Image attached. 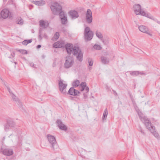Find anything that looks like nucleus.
<instances>
[{"label": "nucleus", "mask_w": 160, "mask_h": 160, "mask_svg": "<svg viewBox=\"0 0 160 160\" xmlns=\"http://www.w3.org/2000/svg\"><path fill=\"white\" fill-rule=\"evenodd\" d=\"M65 48L69 54L72 53L74 55H77V59L80 62H82L83 58V53L78 47L75 46L73 47L72 44H67L65 45Z\"/></svg>", "instance_id": "f257e3e1"}, {"label": "nucleus", "mask_w": 160, "mask_h": 160, "mask_svg": "<svg viewBox=\"0 0 160 160\" xmlns=\"http://www.w3.org/2000/svg\"><path fill=\"white\" fill-rule=\"evenodd\" d=\"M51 8L54 14L56 15L59 14L60 18L67 17L66 15L64 13V12L61 11L62 7L58 3H55L53 5L51 6Z\"/></svg>", "instance_id": "f03ea898"}, {"label": "nucleus", "mask_w": 160, "mask_h": 160, "mask_svg": "<svg viewBox=\"0 0 160 160\" xmlns=\"http://www.w3.org/2000/svg\"><path fill=\"white\" fill-rule=\"evenodd\" d=\"M84 38L85 40L86 41L91 40L93 36V33L90 30L88 27H86L84 30Z\"/></svg>", "instance_id": "7ed1b4c3"}, {"label": "nucleus", "mask_w": 160, "mask_h": 160, "mask_svg": "<svg viewBox=\"0 0 160 160\" xmlns=\"http://www.w3.org/2000/svg\"><path fill=\"white\" fill-rule=\"evenodd\" d=\"M138 115L139 116V118L141 121L144 122L147 128L150 131V129H154L155 127L151 125V122L150 121L148 118L145 116H143L142 114L138 113Z\"/></svg>", "instance_id": "20e7f679"}, {"label": "nucleus", "mask_w": 160, "mask_h": 160, "mask_svg": "<svg viewBox=\"0 0 160 160\" xmlns=\"http://www.w3.org/2000/svg\"><path fill=\"white\" fill-rule=\"evenodd\" d=\"M133 8L135 13L136 15H141L143 16H147L148 14L146 13L144 11L142 10L140 5L138 4L134 5Z\"/></svg>", "instance_id": "39448f33"}, {"label": "nucleus", "mask_w": 160, "mask_h": 160, "mask_svg": "<svg viewBox=\"0 0 160 160\" xmlns=\"http://www.w3.org/2000/svg\"><path fill=\"white\" fill-rule=\"evenodd\" d=\"M74 63L73 58L70 56L66 57L64 67L66 68H68L71 67Z\"/></svg>", "instance_id": "423d86ee"}, {"label": "nucleus", "mask_w": 160, "mask_h": 160, "mask_svg": "<svg viewBox=\"0 0 160 160\" xmlns=\"http://www.w3.org/2000/svg\"><path fill=\"white\" fill-rule=\"evenodd\" d=\"M48 140L51 145V148L53 150H55V147L57 146V142L55 138L49 134L47 135Z\"/></svg>", "instance_id": "0eeeda50"}, {"label": "nucleus", "mask_w": 160, "mask_h": 160, "mask_svg": "<svg viewBox=\"0 0 160 160\" xmlns=\"http://www.w3.org/2000/svg\"><path fill=\"white\" fill-rule=\"evenodd\" d=\"M8 17H11L10 12L6 9H2L0 13V18L6 19Z\"/></svg>", "instance_id": "6e6552de"}, {"label": "nucleus", "mask_w": 160, "mask_h": 160, "mask_svg": "<svg viewBox=\"0 0 160 160\" xmlns=\"http://www.w3.org/2000/svg\"><path fill=\"white\" fill-rule=\"evenodd\" d=\"M59 85L60 91L63 94H65L66 92V91L65 89L67 86V84L63 83V81L60 80H59Z\"/></svg>", "instance_id": "1a4fd4ad"}, {"label": "nucleus", "mask_w": 160, "mask_h": 160, "mask_svg": "<svg viewBox=\"0 0 160 160\" xmlns=\"http://www.w3.org/2000/svg\"><path fill=\"white\" fill-rule=\"evenodd\" d=\"M86 20L88 23L89 24L91 23L92 22V13L91 10L89 9H88L87 11Z\"/></svg>", "instance_id": "9d476101"}, {"label": "nucleus", "mask_w": 160, "mask_h": 160, "mask_svg": "<svg viewBox=\"0 0 160 160\" xmlns=\"http://www.w3.org/2000/svg\"><path fill=\"white\" fill-rule=\"evenodd\" d=\"M68 93L73 96L78 95L80 92L78 90L75 89L73 88H70L68 91Z\"/></svg>", "instance_id": "9b49d317"}, {"label": "nucleus", "mask_w": 160, "mask_h": 160, "mask_svg": "<svg viewBox=\"0 0 160 160\" xmlns=\"http://www.w3.org/2000/svg\"><path fill=\"white\" fill-rule=\"evenodd\" d=\"M65 42L63 41H60L55 42L53 44V47L55 48L62 47L65 45Z\"/></svg>", "instance_id": "f8f14e48"}, {"label": "nucleus", "mask_w": 160, "mask_h": 160, "mask_svg": "<svg viewBox=\"0 0 160 160\" xmlns=\"http://www.w3.org/2000/svg\"><path fill=\"white\" fill-rule=\"evenodd\" d=\"M138 28L140 31L144 33H147L151 36H152L151 34L148 32V28L145 26L143 25L140 26L138 27Z\"/></svg>", "instance_id": "ddd939ff"}, {"label": "nucleus", "mask_w": 160, "mask_h": 160, "mask_svg": "<svg viewBox=\"0 0 160 160\" xmlns=\"http://www.w3.org/2000/svg\"><path fill=\"white\" fill-rule=\"evenodd\" d=\"M69 13L72 18L75 19L78 17V14L77 11L75 10H71L69 11Z\"/></svg>", "instance_id": "4468645a"}, {"label": "nucleus", "mask_w": 160, "mask_h": 160, "mask_svg": "<svg viewBox=\"0 0 160 160\" xmlns=\"http://www.w3.org/2000/svg\"><path fill=\"white\" fill-rule=\"evenodd\" d=\"M57 123L60 129L63 130H67V127L62 123L60 120H58L57 121Z\"/></svg>", "instance_id": "2eb2a0df"}, {"label": "nucleus", "mask_w": 160, "mask_h": 160, "mask_svg": "<svg viewBox=\"0 0 160 160\" xmlns=\"http://www.w3.org/2000/svg\"><path fill=\"white\" fill-rule=\"evenodd\" d=\"M3 153L7 156H10L12 154L13 152L12 149L9 148H5L2 151Z\"/></svg>", "instance_id": "dca6fc26"}, {"label": "nucleus", "mask_w": 160, "mask_h": 160, "mask_svg": "<svg viewBox=\"0 0 160 160\" xmlns=\"http://www.w3.org/2000/svg\"><path fill=\"white\" fill-rule=\"evenodd\" d=\"M40 26L43 28H47L48 25V23L47 21H44L41 20L39 21Z\"/></svg>", "instance_id": "f3484780"}, {"label": "nucleus", "mask_w": 160, "mask_h": 160, "mask_svg": "<svg viewBox=\"0 0 160 160\" xmlns=\"http://www.w3.org/2000/svg\"><path fill=\"white\" fill-rule=\"evenodd\" d=\"M32 2L38 6H42L44 5L45 3V1L44 0H40V1H32Z\"/></svg>", "instance_id": "a211bd4d"}, {"label": "nucleus", "mask_w": 160, "mask_h": 160, "mask_svg": "<svg viewBox=\"0 0 160 160\" xmlns=\"http://www.w3.org/2000/svg\"><path fill=\"white\" fill-rule=\"evenodd\" d=\"M130 74L132 76L135 77L139 74L141 75H142L145 74V73L142 71L139 72L138 71H133L131 72H130Z\"/></svg>", "instance_id": "6ab92c4d"}, {"label": "nucleus", "mask_w": 160, "mask_h": 160, "mask_svg": "<svg viewBox=\"0 0 160 160\" xmlns=\"http://www.w3.org/2000/svg\"><path fill=\"white\" fill-rule=\"evenodd\" d=\"M102 62L103 64H108L109 62V59L107 58L104 57H102L101 58Z\"/></svg>", "instance_id": "aec40b11"}, {"label": "nucleus", "mask_w": 160, "mask_h": 160, "mask_svg": "<svg viewBox=\"0 0 160 160\" xmlns=\"http://www.w3.org/2000/svg\"><path fill=\"white\" fill-rule=\"evenodd\" d=\"M12 100L13 101H15L16 102H17V104H20L21 102L19 100L18 98L16 96H15L14 94L13 93H12L11 95Z\"/></svg>", "instance_id": "412c9836"}, {"label": "nucleus", "mask_w": 160, "mask_h": 160, "mask_svg": "<svg viewBox=\"0 0 160 160\" xmlns=\"http://www.w3.org/2000/svg\"><path fill=\"white\" fill-rule=\"evenodd\" d=\"M59 34L58 32H56L54 36L52 38V40L53 41H56L57 39L59 38Z\"/></svg>", "instance_id": "4be33fe9"}, {"label": "nucleus", "mask_w": 160, "mask_h": 160, "mask_svg": "<svg viewBox=\"0 0 160 160\" xmlns=\"http://www.w3.org/2000/svg\"><path fill=\"white\" fill-rule=\"evenodd\" d=\"M151 132L152 133V134L154 136L157 138H158L159 137V135L156 132L155 130V128L153 129H150Z\"/></svg>", "instance_id": "5701e85b"}, {"label": "nucleus", "mask_w": 160, "mask_h": 160, "mask_svg": "<svg viewBox=\"0 0 160 160\" xmlns=\"http://www.w3.org/2000/svg\"><path fill=\"white\" fill-rule=\"evenodd\" d=\"M80 87L81 88V91L84 90L85 88L86 87V83L85 82H82L80 85Z\"/></svg>", "instance_id": "b1692460"}, {"label": "nucleus", "mask_w": 160, "mask_h": 160, "mask_svg": "<svg viewBox=\"0 0 160 160\" xmlns=\"http://www.w3.org/2000/svg\"><path fill=\"white\" fill-rule=\"evenodd\" d=\"M96 36L100 39H102L103 38V36L101 32L98 31H96Z\"/></svg>", "instance_id": "393cba45"}, {"label": "nucleus", "mask_w": 160, "mask_h": 160, "mask_svg": "<svg viewBox=\"0 0 160 160\" xmlns=\"http://www.w3.org/2000/svg\"><path fill=\"white\" fill-rule=\"evenodd\" d=\"M108 114V111L107 110V109L106 108L103 112V117H102V120H106L107 115Z\"/></svg>", "instance_id": "a878e982"}, {"label": "nucleus", "mask_w": 160, "mask_h": 160, "mask_svg": "<svg viewBox=\"0 0 160 160\" xmlns=\"http://www.w3.org/2000/svg\"><path fill=\"white\" fill-rule=\"evenodd\" d=\"M80 84V82L78 80H77L74 81L72 83V85L74 87L78 86Z\"/></svg>", "instance_id": "bb28decb"}, {"label": "nucleus", "mask_w": 160, "mask_h": 160, "mask_svg": "<svg viewBox=\"0 0 160 160\" xmlns=\"http://www.w3.org/2000/svg\"><path fill=\"white\" fill-rule=\"evenodd\" d=\"M32 40L30 39L29 40H24L22 42V43L24 45H26L28 44L31 42H32Z\"/></svg>", "instance_id": "cd10ccee"}, {"label": "nucleus", "mask_w": 160, "mask_h": 160, "mask_svg": "<svg viewBox=\"0 0 160 160\" xmlns=\"http://www.w3.org/2000/svg\"><path fill=\"white\" fill-rule=\"evenodd\" d=\"M61 19V22L62 24H65L67 22V17Z\"/></svg>", "instance_id": "c85d7f7f"}, {"label": "nucleus", "mask_w": 160, "mask_h": 160, "mask_svg": "<svg viewBox=\"0 0 160 160\" xmlns=\"http://www.w3.org/2000/svg\"><path fill=\"white\" fill-rule=\"evenodd\" d=\"M93 48L96 50H100L102 49V47L99 45L95 44L93 46Z\"/></svg>", "instance_id": "c756f323"}, {"label": "nucleus", "mask_w": 160, "mask_h": 160, "mask_svg": "<svg viewBox=\"0 0 160 160\" xmlns=\"http://www.w3.org/2000/svg\"><path fill=\"white\" fill-rule=\"evenodd\" d=\"M18 51L22 54H27V51L25 50H19Z\"/></svg>", "instance_id": "7c9ffc66"}, {"label": "nucleus", "mask_w": 160, "mask_h": 160, "mask_svg": "<svg viewBox=\"0 0 160 160\" xmlns=\"http://www.w3.org/2000/svg\"><path fill=\"white\" fill-rule=\"evenodd\" d=\"M18 24L20 25H22L23 24V21L21 18H20L19 20H18Z\"/></svg>", "instance_id": "2f4dec72"}, {"label": "nucleus", "mask_w": 160, "mask_h": 160, "mask_svg": "<svg viewBox=\"0 0 160 160\" xmlns=\"http://www.w3.org/2000/svg\"><path fill=\"white\" fill-rule=\"evenodd\" d=\"M8 125L10 127H13L15 125V123L13 122H11L9 123Z\"/></svg>", "instance_id": "473e14b6"}, {"label": "nucleus", "mask_w": 160, "mask_h": 160, "mask_svg": "<svg viewBox=\"0 0 160 160\" xmlns=\"http://www.w3.org/2000/svg\"><path fill=\"white\" fill-rule=\"evenodd\" d=\"M42 35V29L41 28H40L39 30V37L40 38V39H42V37H41Z\"/></svg>", "instance_id": "72a5a7b5"}, {"label": "nucleus", "mask_w": 160, "mask_h": 160, "mask_svg": "<svg viewBox=\"0 0 160 160\" xmlns=\"http://www.w3.org/2000/svg\"><path fill=\"white\" fill-rule=\"evenodd\" d=\"M89 88L88 87H86V88H85L84 89L83 91H84V93H87L88 91H89Z\"/></svg>", "instance_id": "f704fd0d"}, {"label": "nucleus", "mask_w": 160, "mask_h": 160, "mask_svg": "<svg viewBox=\"0 0 160 160\" xmlns=\"http://www.w3.org/2000/svg\"><path fill=\"white\" fill-rule=\"evenodd\" d=\"M93 64V61L92 60L89 61V65L90 66H92Z\"/></svg>", "instance_id": "c9c22d12"}, {"label": "nucleus", "mask_w": 160, "mask_h": 160, "mask_svg": "<svg viewBox=\"0 0 160 160\" xmlns=\"http://www.w3.org/2000/svg\"><path fill=\"white\" fill-rule=\"evenodd\" d=\"M10 127L9 126L8 124L6 125L5 126V130L6 131L8 130L9 129V127Z\"/></svg>", "instance_id": "e433bc0d"}, {"label": "nucleus", "mask_w": 160, "mask_h": 160, "mask_svg": "<svg viewBox=\"0 0 160 160\" xmlns=\"http://www.w3.org/2000/svg\"><path fill=\"white\" fill-rule=\"evenodd\" d=\"M83 98L84 99H86L87 98L88 96H87V94L84 93L83 94Z\"/></svg>", "instance_id": "4c0bfd02"}, {"label": "nucleus", "mask_w": 160, "mask_h": 160, "mask_svg": "<svg viewBox=\"0 0 160 160\" xmlns=\"http://www.w3.org/2000/svg\"><path fill=\"white\" fill-rule=\"evenodd\" d=\"M43 38L47 39L48 38V36L46 33H44L43 35Z\"/></svg>", "instance_id": "58836bf2"}, {"label": "nucleus", "mask_w": 160, "mask_h": 160, "mask_svg": "<svg viewBox=\"0 0 160 160\" xmlns=\"http://www.w3.org/2000/svg\"><path fill=\"white\" fill-rule=\"evenodd\" d=\"M7 89H8V91H9V92L11 93V94H12V92H11V90L10 89V88H9V87H7Z\"/></svg>", "instance_id": "ea45409f"}, {"label": "nucleus", "mask_w": 160, "mask_h": 160, "mask_svg": "<svg viewBox=\"0 0 160 160\" xmlns=\"http://www.w3.org/2000/svg\"><path fill=\"white\" fill-rule=\"evenodd\" d=\"M30 66H31L32 67H33L34 68L35 67L33 63H31L30 64Z\"/></svg>", "instance_id": "a19ab883"}, {"label": "nucleus", "mask_w": 160, "mask_h": 160, "mask_svg": "<svg viewBox=\"0 0 160 160\" xmlns=\"http://www.w3.org/2000/svg\"><path fill=\"white\" fill-rule=\"evenodd\" d=\"M11 55L12 57H13L14 56L15 53H11Z\"/></svg>", "instance_id": "79ce46f5"}, {"label": "nucleus", "mask_w": 160, "mask_h": 160, "mask_svg": "<svg viewBox=\"0 0 160 160\" xmlns=\"http://www.w3.org/2000/svg\"><path fill=\"white\" fill-rule=\"evenodd\" d=\"M141 132L143 134L145 135V133H144V132L143 131H142V130H141Z\"/></svg>", "instance_id": "37998d69"}, {"label": "nucleus", "mask_w": 160, "mask_h": 160, "mask_svg": "<svg viewBox=\"0 0 160 160\" xmlns=\"http://www.w3.org/2000/svg\"><path fill=\"white\" fill-rule=\"evenodd\" d=\"M41 45H38L37 46V48H41Z\"/></svg>", "instance_id": "c03bdc74"}, {"label": "nucleus", "mask_w": 160, "mask_h": 160, "mask_svg": "<svg viewBox=\"0 0 160 160\" xmlns=\"http://www.w3.org/2000/svg\"><path fill=\"white\" fill-rule=\"evenodd\" d=\"M113 91L114 92L115 94L117 96V94L116 92V91L114 90H113Z\"/></svg>", "instance_id": "a18cd8bd"}, {"label": "nucleus", "mask_w": 160, "mask_h": 160, "mask_svg": "<svg viewBox=\"0 0 160 160\" xmlns=\"http://www.w3.org/2000/svg\"><path fill=\"white\" fill-rule=\"evenodd\" d=\"M3 1H7V0H3Z\"/></svg>", "instance_id": "49530a36"}, {"label": "nucleus", "mask_w": 160, "mask_h": 160, "mask_svg": "<svg viewBox=\"0 0 160 160\" xmlns=\"http://www.w3.org/2000/svg\"><path fill=\"white\" fill-rule=\"evenodd\" d=\"M9 57V58H11V56H10V57Z\"/></svg>", "instance_id": "de8ad7c7"}]
</instances>
